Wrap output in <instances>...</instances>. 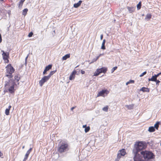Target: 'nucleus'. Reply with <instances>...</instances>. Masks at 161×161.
I'll return each instance as SVG.
<instances>
[{"instance_id":"f257e3e1","label":"nucleus","mask_w":161,"mask_h":161,"mask_svg":"<svg viewBox=\"0 0 161 161\" xmlns=\"http://www.w3.org/2000/svg\"><path fill=\"white\" fill-rule=\"evenodd\" d=\"M146 147L145 142H136L132 149V153L134 156V161H143L142 156L140 154V151Z\"/></svg>"},{"instance_id":"f03ea898","label":"nucleus","mask_w":161,"mask_h":161,"mask_svg":"<svg viewBox=\"0 0 161 161\" xmlns=\"http://www.w3.org/2000/svg\"><path fill=\"white\" fill-rule=\"evenodd\" d=\"M140 154L145 160H147L153 159L155 157V155L152 152L147 150H141Z\"/></svg>"},{"instance_id":"7ed1b4c3","label":"nucleus","mask_w":161,"mask_h":161,"mask_svg":"<svg viewBox=\"0 0 161 161\" xmlns=\"http://www.w3.org/2000/svg\"><path fill=\"white\" fill-rule=\"evenodd\" d=\"M7 73L6 76L10 79L13 77L12 74L14 72V69L10 64H8L6 67Z\"/></svg>"},{"instance_id":"20e7f679","label":"nucleus","mask_w":161,"mask_h":161,"mask_svg":"<svg viewBox=\"0 0 161 161\" xmlns=\"http://www.w3.org/2000/svg\"><path fill=\"white\" fill-rule=\"evenodd\" d=\"M68 145L67 143H62L58 148V151L60 153H62L69 150Z\"/></svg>"},{"instance_id":"39448f33","label":"nucleus","mask_w":161,"mask_h":161,"mask_svg":"<svg viewBox=\"0 0 161 161\" xmlns=\"http://www.w3.org/2000/svg\"><path fill=\"white\" fill-rule=\"evenodd\" d=\"M107 70V68L105 67H103L100 69H97L94 73L93 75L97 76L101 73H105L106 72Z\"/></svg>"},{"instance_id":"423d86ee","label":"nucleus","mask_w":161,"mask_h":161,"mask_svg":"<svg viewBox=\"0 0 161 161\" xmlns=\"http://www.w3.org/2000/svg\"><path fill=\"white\" fill-rule=\"evenodd\" d=\"M15 85V83L12 79H10L8 81H6L5 82V89H6L9 87L11 86V85Z\"/></svg>"},{"instance_id":"0eeeda50","label":"nucleus","mask_w":161,"mask_h":161,"mask_svg":"<svg viewBox=\"0 0 161 161\" xmlns=\"http://www.w3.org/2000/svg\"><path fill=\"white\" fill-rule=\"evenodd\" d=\"M50 78L48 76H44L43 78H42L41 80L39 81V84L41 86H42L44 83L47 82L49 79Z\"/></svg>"},{"instance_id":"6e6552de","label":"nucleus","mask_w":161,"mask_h":161,"mask_svg":"<svg viewBox=\"0 0 161 161\" xmlns=\"http://www.w3.org/2000/svg\"><path fill=\"white\" fill-rule=\"evenodd\" d=\"M8 53L7 52H5L4 51H3V59L5 61V62L8 63L9 61L8 59Z\"/></svg>"},{"instance_id":"1a4fd4ad","label":"nucleus","mask_w":161,"mask_h":161,"mask_svg":"<svg viewBox=\"0 0 161 161\" xmlns=\"http://www.w3.org/2000/svg\"><path fill=\"white\" fill-rule=\"evenodd\" d=\"M109 91L107 90H103L98 92V94L97 95V97H104V94H106L107 95L109 93Z\"/></svg>"},{"instance_id":"9d476101","label":"nucleus","mask_w":161,"mask_h":161,"mask_svg":"<svg viewBox=\"0 0 161 161\" xmlns=\"http://www.w3.org/2000/svg\"><path fill=\"white\" fill-rule=\"evenodd\" d=\"M32 149V148L31 147L27 151L25 155V158L23 159V161H26L27 159L29 154L31 151Z\"/></svg>"},{"instance_id":"9b49d317","label":"nucleus","mask_w":161,"mask_h":161,"mask_svg":"<svg viewBox=\"0 0 161 161\" xmlns=\"http://www.w3.org/2000/svg\"><path fill=\"white\" fill-rule=\"evenodd\" d=\"M15 85H11V86L7 88L6 89L8 90L9 92L11 93L14 92V87Z\"/></svg>"},{"instance_id":"f8f14e48","label":"nucleus","mask_w":161,"mask_h":161,"mask_svg":"<svg viewBox=\"0 0 161 161\" xmlns=\"http://www.w3.org/2000/svg\"><path fill=\"white\" fill-rule=\"evenodd\" d=\"M77 72L75 71H73L72 73L70 74L69 77V79L70 80H74L75 78V75L76 73Z\"/></svg>"},{"instance_id":"ddd939ff","label":"nucleus","mask_w":161,"mask_h":161,"mask_svg":"<svg viewBox=\"0 0 161 161\" xmlns=\"http://www.w3.org/2000/svg\"><path fill=\"white\" fill-rule=\"evenodd\" d=\"M118 153H119L121 156H124L126 153L125 150L124 149H122L119 150Z\"/></svg>"},{"instance_id":"4468645a","label":"nucleus","mask_w":161,"mask_h":161,"mask_svg":"<svg viewBox=\"0 0 161 161\" xmlns=\"http://www.w3.org/2000/svg\"><path fill=\"white\" fill-rule=\"evenodd\" d=\"M82 1L80 0L77 3H75L74 4V7L75 8H77L81 5Z\"/></svg>"},{"instance_id":"2eb2a0df","label":"nucleus","mask_w":161,"mask_h":161,"mask_svg":"<svg viewBox=\"0 0 161 161\" xmlns=\"http://www.w3.org/2000/svg\"><path fill=\"white\" fill-rule=\"evenodd\" d=\"M140 91H142L143 92H149V89L148 88H146L145 87H142V88L140 89Z\"/></svg>"},{"instance_id":"dca6fc26","label":"nucleus","mask_w":161,"mask_h":161,"mask_svg":"<svg viewBox=\"0 0 161 161\" xmlns=\"http://www.w3.org/2000/svg\"><path fill=\"white\" fill-rule=\"evenodd\" d=\"M70 56V55L69 54H67L63 57L62 60H66L67 58H69Z\"/></svg>"},{"instance_id":"f3484780","label":"nucleus","mask_w":161,"mask_h":161,"mask_svg":"<svg viewBox=\"0 0 161 161\" xmlns=\"http://www.w3.org/2000/svg\"><path fill=\"white\" fill-rule=\"evenodd\" d=\"M127 8L130 13H132L133 12L134 10V8L133 7H128Z\"/></svg>"},{"instance_id":"a211bd4d","label":"nucleus","mask_w":161,"mask_h":161,"mask_svg":"<svg viewBox=\"0 0 161 161\" xmlns=\"http://www.w3.org/2000/svg\"><path fill=\"white\" fill-rule=\"evenodd\" d=\"M148 131L150 132H153L155 131L154 127L153 126H150L149 127Z\"/></svg>"},{"instance_id":"6ab92c4d","label":"nucleus","mask_w":161,"mask_h":161,"mask_svg":"<svg viewBox=\"0 0 161 161\" xmlns=\"http://www.w3.org/2000/svg\"><path fill=\"white\" fill-rule=\"evenodd\" d=\"M160 124V122L158 121L157 122V123L154 125V126H153V127H154L155 129H156L157 130H158Z\"/></svg>"},{"instance_id":"aec40b11","label":"nucleus","mask_w":161,"mask_h":161,"mask_svg":"<svg viewBox=\"0 0 161 161\" xmlns=\"http://www.w3.org/2000/svg\"><path fill=\"white\" fill-rule=\"evenodd\" d=\"M125 106L128 109H131L133 108L134 105H133V104H131V105H126Z\"/></svg>"},{"instance_id":"412c9836","label":"nucleus","mask_w":161,"mask_h":161,"mask_svg":"<svg viewBox=\"0 0 161 161\" xmlns=\"http://www.w3.org/2000/svg\"><path fill=\"white\" fill-rule=\"evenodd\" d=\"M149 81H156V78L155 75L154 76H153L152 78L150 79H148Z\"/></svg>"},{"instance_id":"4be33fe9","label":"nucleus","mask_w":161,"mask_h":161,"mask_svg":"<svg viewBox=\"0 0 161 161\" xmlns=\"http://www.w3.org/2000/svg\"><path fill=\"white\" fill-rule=\"evenodd\" d=\"M52 67V65L51 64L48 65L46 67L45 69L47 71H48L50 69H51Z\"/></svg>"},{"instance_id":"5701e85b","label":"nucleus","mask_w":161,"mask_h":161,"mask_svg":"<svg viewBox=\"0 0 161 161\" xmlns=\"http://www.w3.org/2000/svg\"><path fill=\"white\" fill-rule=\"evenodd\" d=\"M56 71V70L51 71L50 72L48 76L50 78L51 76L53 75Z\"/></svg>"},{"instance_id":"b1692460","label":"nucleus","mask_w":161,"mask_h":161,"mask_svg":"<svg viewBox=\"0 0 161 161\" xmlns=\"http://www.w3.org/2000/svg\"><path fill=\"white\" fill-rule=\"evenodd\" d=\"M28 11V9L27 8L24 9L22 13V14L24 16H25L26 14Z\"/></svg>"},{"instance_id":"393cba45","label":"nucleus","mask_w":161,"mask_h":161,"mask_svg":"<svg viewBox=\"0 0 161 161\" xmlns=\"http://www.w3.org/2000/svg\"><path fill=\"white\" fill-rule=\"evenodd\" d=\"M122 156L118 153L117 154V158L115 159V161H119V159L121 158V156Z\"/></svg>"},{"instance_id":"a878e982","label":"nucleus","mask_w":161,"mask_h":161,"mask_svg":"<svg viewBox=\"0 0 161 161\" xmlns=\"http://www.w3.org/2000/svg\"><path fill=\"white\" fill-rule=\"evenodd\" d=\"M15 80V81L18 82L20 80V78L18 75H15L14 76Z\"/></svg>"},{"instance_id":"bb28decb","label":"nucleus","mask_w":161,"mask_h":161,"mask_svg":"<svg viewBox=\"0 0 161 161\" xmlns=\"http://www.w3.org/2000/svg\"><path fill=\"white\" fill-rule=\"evenodd\" d=\"M108 106H107L102 108V110L105 112H107L108 111Z\"/></svg>"},{"instance_id":"cd10ccee","label":"nucleus","mask_w":161,"mask_h":161,"mask_svg":"<svg viewBox=\"0 0 161 161\" xmlns=\"http://www.w3.org/2000/svg\"><path fill=\"white\" fill-rule=\"evenodd\" d=\"M141 2H140L138 4L137 6V8L138 9H139L141 8Z\"/></svg>"},{"instance_id":"c85d7f7f","label":"nucleus","mask_w":161,"mask_h":161,"mask_svg":"<svg viewBox=\"0 0 161 161\" xmlns=\"http://www.w3.org/2000/svg\"><path fill=\"white\" fill-rule=\"evenodd\" d=\"M90 128L89 126L86 127L85 129V131L86 133L89 130Z\"/></svg>"},{"instance_id":"c756f323","label":"nucleus","mask_w":161,"mask_h":161,"mask_svg":"<svg viewBox=\"0 0 161 161\" xmlns=\"http://www.w3.org/2000/svg\"><path fill=\"white\" fill-rule=\"evenodd\" d=\"M9 110L7 108L6 109L5 111V114L6 115H9Z\"/></svg>"},{"instance_id":"7c9ffc66","label":"nucleus","mask_w":161,"mask_h":161,"mask_svg":"<svg viewBox=\"0 0 161 161\" xmlns=\"http://www.w3.org/2000/svg\"><path fill=\"white\" fill-rule=\"evenodd\" d=\"M23 2H22V1H20L19 2V8H21L22 5H23Z\"/></svg>"},{"instance_id":"2f4dec72","label":"nucleus","mask_w":161,"mask_h":161,"mask_svg":"<svg viewBox=\"0 0 161 161\" xmlns=\"http://www.w3.org/2000/svg\"><path fill=\"white\" fill-rule=\"evenodd\" d=\"M105 44L103 43H102V45L101 47V48L102 49L104 50L105 49Z\"/></svg>"},{"instance_id":"473e14b6","label":"nucleus","mask_w":161,"mask_h":161,"mask_svg":"<svg viewBox=\"0 0 161 161\" xmlns=\"http://www.w3.org/2000/svg\"><path fill=\"white\" fill-rule=\"evenodd\" d=\"M151 15L150 14H147L146 16V19H150L151 18Z\"/></svg>"},{"instance_id":"72a5a7b5","label":"nucleus","mask_w":161,"mask_h":161,"mask_svg":"<svg viewBox=\"0 0 161 161\" xmlns=\"http://www.w3.org/2000/svg\"><path fill=\"white\" fill-rule=\"evenodd\" d=\"M117 68V67H116V66H115V67H114L112 69H111V72H112V73H113V72H114L115 70Z\"/></svg>"},{"instance_id":"f704fd0d","label":"nucleus","mask_w":161,"mask_h":161,"mask_svg":"<svg viewBox=\"0 0 161 161\" xmlns=\"http://www.w3.org/2000/svg\"><path fill=\"white\" fill-rule=\"evenodd\" d=\"M147 73L146 71H145L140 75V77H142L145 75Z\"/></svg>"},{"instance_id":"c9c22d12","label":"nucleus","mask_w":161,"mask_h":161,"mask_svg":"<svg viewBox=\"0 0 161 161\" xmlns=\"http://www.w3.org/2000/svg\"><path fill=\"white\" fill-rule=\"evenodd\" d=\"M33 35V33L32 32H31L29 34L28 36L29 37H30L32 36Z\"/></svg>"},{"instance_id":"e433bc0d","label":"nucleus","mask_w":161,"mask_h":161,"mask_svg":"<svg viewBox=\"0 0 161 161\" xmlns=\"http://www.w3.org/2000/svg\"><path fill=\"white\" fill-rule=\"evenodd\" d=\"M28 57V55H27V56L25 58V65H26L27 64V60Z\"/></svg>"},{"instance_id":"4c0bfd02","label":"nucleus","mask_w":161,"mask_h":161,"mask_svg":"<svg viewBox=\"0 0 161 161\" xmlns=\"http://www.w3.org/2000/svg\"><path fill=\"white\" fill-rule=\"evenodd\" d=\"M161 74V72L159 73L156 75H155L156 78H157V77L158 76L160 75Z\"/></svg>"},{"instance_id":"58836bf2","label":"nucleus","mask_w":161,"mask_h":161,"mask_svg":"<svg viewBox=\"0 0 161 161\" xmlns=\"http://www.w3.org/2000/svg\"><path fill=\"white\" fill-rule=\"evenodd\" d=\"M129 82L130 83H133L134 82V81L133 80H130L129 81Z\"/></svg>"},{"instance_id":"ea45409f","label":"nucleus","mask_w":161,"mask_h":161,"mask_svg":"<svg viewBox=\"0 0 161 161\" xmlns=\"http://www.w3.org/2000/svg\"><path fill=\"white\" fill-rule=\"evenodd\" d=\"M97 59H96V58H94V59H93L92 61L91 62V63H93L94 62H95L96 61H97Z\"/></svg>"},{"instance_id":"a19ab883","label":"nucleus","mask_w":161,"mask_h":161,"mask_svg":"<svg viewBox=\"0 0 161 161\" xmlns=\"http://www.w3.org/2000/svg\"><path fill=\"white\" fill-rule=\"evenodd\" d=\"M47 71L45 69L44 70V71H43V75H45L46 74V72Z\"/></svg>"},{"instance_id":"79ce46f5","label":"nucleus","mask_w":161,"mask_h":161,"mask_svg":"<svg viewBox=\"0 0 161 161\" xmlns=\"http://www.w3.org/2000/svg\"><path fill=\"white\" fill-rule=\"evenodd\" d=\"M81 73L82 74H84L85 73V71L82 70H81Z\"/></svg>"},{"instance_id":"37998d69","label":"nucleus","mask_w":161,"mask_h":161,"mask_svg":"<svg viewBox=\"0 0 161 161\" xmlns=\"http://www.w3.org/2000/svg\"><path fill=\"white\" fill-rule=\"evenodd\" d=\"M155 81L156 82L157 84H158L160 82V81L159 80H157V79Z\"/></svg>"},{"instance_id":"c03bdc74","label":"nucleus","mask_w":161,"mask_h":161,"mask_svg":"<svg viewBox=\"0 0 161 161\" xmlns=\"http://www.w3.org/2000/svg\"><path fill=\"white\" fill-rule=\"evenodd\" d=\"M103 35L102 34L101 35V36H100V39H101V40H102V39L103 38Z\"/></svg>"},{"instance_id":"a18cd8bd","label":"nucleus","mask_w":161,"mask_h":161,"mask_svg":"<svg viewBox=\"0 0 161 161\" xmlns=\"http://www.w3.org/2000/svg\"><path fill=\"white\" fill-rule=\"evenodd\" d=\"M2 39L1 34H0V43L2 42Z\"/></svg>"},{"instance_id":"49530a36","label":"nucleus","mask_w":161,"mask_h":161,"mask_svg":"<svg viewBox=\"0 0 161 161\" xmlns=\"http://www.w3.org/2000/svg\"><path fill=\"white\" fill-rule=\"evenodd\" d=\"M75 107H74L71 108V110L72 111L75 108Z\"/></svg>"},{"instance_id":"de8ad7c7","label":"nucleus","mask_w":161,"mask_h":161,"mask_svg":"<svg viewBox=\"0 0 161 161\" xmlns=\"http://www.w3.org/2000/svg\"><path fill=\"white\" fill-rule=\"evenodd\" d=\"M3 154L0 151V157H1L2 156H3Z\"/></svg>"},{"instance_id":"09e8293b","label":"nucleus","mask_w":161,"mask_h":161,"mask_svg":"<svg viewBox=\"0 0 161 161\" xmlns=\"http://www.w3.org/2000/svg\"><path fill=\"white\" fill-rule=\"evenodd\" d=\"M105 42H106L105 40V39H103V40L102 43H103L105 44Z\"/></svg>"},{"instance_id":"8fccbe9b","label":"nucleus","mask_w":161,"mask_h":161,"mask_svg":"<svg viewBox=\"0 0 161 161\" xmlns=\"http://www.w3.org/2000/svg\"><path fill=\"white\" fill-rule=\"evenodd\" d=\"M11 105H9V106L8 107V108L7 109H8L9 110H10V109L11 108Z\"/></svg>"},{"instance_id":"3c124183","label":"nucleus","mask_w":161,"mask_h":161,"mask_svg":"<svg viewBox=\"0 0 161 161\" xmlns=\"http://www.w3.org/2000/svg\"><path fill=\"white\" fill-rule=\"evenodd\" d=\"M86 125H83V126H82V127L83 128H86Z\"/></svg>"},{"instance_id":"603ef678","label":"nucleus","mask_w":161,"mask_h":161,"mask_svg":"<svg viewBox=\"0 0 161 161\" xmlns=\"http://www.w3.org/2000/svg\"><path fill=\"white\" fill-rule=\"evenodd\" d=\"M130 84V83H129V81H128L126 83V85H128V84Z\"/></svg>"},{"instance_id":"864d4df0","label":"nucleus","mask_w":161,"mask_h":161,"mask_svg":"<svg viewBox=\"0 0 161 161\" xmlns=\"http://www.w3.org/2000/svg\"><path fill=\"white\" fill-rule=\"evenodd\" d=\"M99 57H100V56H99H99H97V58H96V59H97H97H98L99 58Z\"/></svg>"},{"instance_id":"5fc2aeb1","label":"nucleus","mask_w":161,"mask_h":161,"mask_svg":"<svg viewBox=\"0 0 161 161\" xmlns=\"http://www.w3.org/2000/svg\"><path fill=\"white\" fill-rule=\"evenodd\" d=\"M103 55V53H102V54H100L99 55V56H100V57L101 56H102V55Z\"/></svg>"},{"instance_id":"6e6d98bb","label":"nucleus","mask_w":161,"mask_h":161,"mask_svg":"<svg viewBox=\"0 0 161 161\" xmlns=\"http://www.w3.org/2000/svg\"><path fill=\"white\" fill-rule=\"evenodd\" d=\"M25 0H21L20 1L24 2Z\"/></svg>"},{"instance_id":"4d7b16f0","label":"nucleus","mask_w":161,"mask_h":161,"mask_svg":"<svg viewBox=\"0 0 161 161\" xmlns=\"http://www.w3.org/2000/svg\"><path fill=\"white\" fill-rule=\"evenodd\" d=\"M25 147V146H23V147H22V149H24Z\"/></svg>"},{"instance_id":"13d9d810","label":"nucleus","mask_w":161,"mask_h":161,"mask_svg":"<svg viewBox=\"0 0 161 161\" xmlns=\"http://www.w3.org/2000/svg\"><path fill=\"white\" fill-rule=\"evenodd\" d=\"M4 0H0V1H4Z\"/></svg>"},{"instance_id":"bf43d9fd","label":"nucleus","mask_w":161,"mask_h":161,"mask_svg":"<svg viewBox=\"0 0 161 161\" xmlns=\"http://www.w3.org/2000/svg\"><path fill=\"white\" fill-rule=\"evenodd\" d=\"M19 82H18V84H19Z\"/></svg>"},{"instance_id":"052dcab7","label":"nucleus","mask_w":161,"mask_h":161,"mask_svg":"<svg viewBox=\"0 0 161 161\" xmlns=\"http://www.w3.org/2000/svg\"><path fill=\"white\" fill-rule=\"evenodd\" d=\"M160 145L161 146V143H160Z\"/></svg>"}]
</instances>
